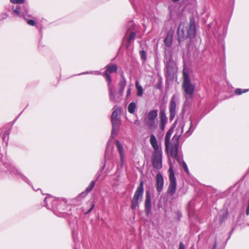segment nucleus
<instances>
[{
  "label": "nucleus",
  "instance_id": "nucleus-6",
  "mask_svg": "<svg viewBox=\"0 0 249 249\" xmlns=\"http://www.w3.org/2000/svg\"><path fill=\"white\" fill-rule=\"evenodd\" d=\"M113 151V147L110 144L107 143L106 146V149L104 155V159L102 162V166L101 167L99 170L98 171L96 175V179L97 181L100 176H101L102 172L105 169L106 165L107 160H109L112 158V152Z\"/></svg>",
  "mask_w": 249,
  "mask_h": 249
},
{
  "label": "nucleus",
  "instance_id": "nucleus-22",
  "mask_svg": "<svg viewBox=\"0 0 249 249\" xmlns=\"http://www.w3.org/2000/svg\"><path fill=\"white\" fill-rule=\"evenodd\" d=\"M105 69L106 70L104 73L110 74L112 73L116 72L118 70V67L117 65L115 64H108L105 67Z\"/></svg>",
  "mask_w": 249,
  "mask_h": 249
},
{
  "label": "nucleus",
  "instance_id": "nucleus-12",
  "mask_svg": "<svg viewBox=\"0 0 249 249\" xmlns=\"http://www.w3.org/2000/svg\"><path fill=\"white\" fill-rule=\"evenodd\" d=\"M143 182L141 181L134 193L132 199L135 200V201L141 203L143 198Z\"/></svg>",
  "mask_w": 249,
  "mask_h": 249
},
{
  "label": "nucleus",
  "instance_id": "nucleus-41",
  "mask_svg": "<svg viewBox=\"0 0 249 249\" xmlns=\"http://www.w3.org/2000/svg\"><path fill=\"white\" fill-rule=\"evenodd\" d=\"M180 164H181V165L182 166V168H183V169L185 171V172L187 174H189V169H188V166L187 165V164L184 161V160H182L181 161V163Z\"/></svg>",
  "mask_w": 249,
  "mask_h": 249
},
{
  "label": "nucleus",
  "instance_id": "nucleus-10",
  "mask_svg": "<svg viewBox=\"0 0 249 249\" xmlns=\"http://www.w3.org/2000/svg\"><path fill=\"white\" fill-rule=\"evenodd\" d=\"M173 35L172 33L168 32L165 38L163 39L164 47L163 48L164 53H165V50H168L171 52V53H173V50L171 47L173 44Z\"/></svg>",
  "mask_w": 249,
  "mask_h": 249
},
{
  "label": "nucleus",
  "instance_id": "nucleus-3",
  "mask_svg": "<svg viewBox=\"0 0 249 249\" xmlns=\"http://www.w3.org/2000/svg\"><path fill=\"white\" fill-rule=\"evenodd\" d=\"M45 206L48 209L52 210L54 214L61 217L62 215L61 206H57V200L53 197L48 196L44 199Z\"/></svg>",
  "mask_w": 249,
  "mask_h": 249
},
{
  "label": "nucleus",
  "instance_id": "nucleus-26",
  "mask_svg": "<svg viewBox=\"0 0 249 249\" xmlns=\"http://www.w3.org/2000/svg\"><path fill=\"white\" fill-rule=\"evenodd\" d=\"M136 107L137 105L134 102L130 103L127 107L128 112L130 114H134Z\"/></svg>",
  "mask_w": 249,
  "mask_h": 249
},
{
  "label": "nucleus",
  "instance_id": "nucleus-19",
  "mask_svg": "<svg viewBox=\"0 0 249 249\" xmlns=\"http://www.w3.org/2000/svg\"><path fill=\"white\" fill-rule=\"evenodd\" d=\"M13 12L17 16H25V15L28 13V9L25 6L22 7L19 6H17V7L13 9Z\"/></svg>",
  "mask_w": 249,
  "mask_h": 249
},
{
  "label": "nucleus",
  "instance_id": "nucleus-14",
  "mask_svg": "<svg viewBox=\"0 0 249 249\" xmlns=\"http://www.w3.org/2000/svg\"><path fill=\"white\" fill-rule=\"evenodd\" d=\"M176 95L174 94L172 96L169 103V120L170 122H172L175 117L176 114Z\"/></svg>",
  "mask_w": 249,
  "mask_h": 249
},
{
  "label": "nucleus",
  "instance_id": "nucleus-46",
  "mask_svg": "<svg viewBox=\"0 0 249 249\" xmlns=\"http://www.w3.org/2000/svg\"><path fill=\"white\" fill-rule=\"evenodd\" d=\"M89 194L88 192H86V190H85V191L82 192L81 193H80L79 194V195L78 196V197H82V198H84L88 194Z\"/></svg>",
  "mask_w": 249,
  "mask_h": 249
},
{
  "label": "nucleus",
  "instance_id": "nucleus-36",
  "mask_svg": "<svg viewBox=\"0 0 249 249\" xmlns=\"http://www.w3.org/2000/svg\"><path fill=\"white\" fill-rule=\"evenodd\" d=\"M120 117L116 110H114L111 116V120L113 119H119Z\"/></svg>",
  "mask_w": 249,
  "mask_h": 249
},
{
  "label": "nucleus",
  "instance_id": "nucleus-5",
  "mask_svg": "<svg viewBox=\"0 0 249 249\" xmlns=\"http://www.w3.org/2000/svg\"><path fill=\"white\" fill-rule=\"evenodd\" d=\"M168 172L170 182L167 193V194L173 196L174 195L177 190V181L175 175V172L172 165H170Z\"/></svg>",
  "mask_w": 249,
  "mask_h": 249
},
{
  "label": "nucleus",
  "instance_id": "nucleus-31",
  "mask_svg": "<svg viewBox=\"0 0 249 249\" xmlns=\"http://www.w3.org/2000/svg\"><path fill=\"white\" fill-rule=\"evenodd\" d=\"M140 203L139 202L135 201V200L131 199L130 208L132 210L134 211L140 207Z\"/></svg>",
  "mask_w": 249,
  "mask_h": 249
},
{
  "label": "nucleus",
  "instance_id": "nucleus-55",
  "mask_svg": "<svg viewBox=\"0 0 249 249\" xmlns=\"http://www.w3.org/2000/svg\"><path fill=\"white\" fill-rule=\"evenodd\" d=\"M101 3H105V2H106L108 1H109V0H98Z\"/></svg>",
  "mask_w": 249,
  "mask_h": 249
},
{
  "label": "nucleus",
  "instance_id": "nucleus-57",
  "mask_svg": "<svg viewBox=\"0 0 249 249\" xmlns=\"http://www.w3.org/2000/svg\"><path fill=\"white\" fill-rule=\"evenodd\" d=\"M136 123H137V121H135V122H134V124H136Z\"/></svg>",
  "mask_w": 249,
  "mask_h": 249
},
{
  "label": "nucleus",
  "instance_id": "nucleus-42",
  "mask_svg": "<svg viewBox=\"0 0 249 249\" xmlns=\"http://www.w3.org/2000/svg\"><path fill=\"white\" fill-rule=\"evenodd\" d=\"M124 157H120L119 165L118 167V169L120 168L122 169L124 166Z\"/></svg>",
  "mask_w": 249,
  "mask_h": 249
},
{
  "label": "nucleus",
  "instance_id": "nucleus-39",
  "mask_svg": "<svg viewBox=\"0 0 249 249\" xmlns=\"http://www.w3.org/2000/svg\"><path fill=\"white\" fill-rule=\"evenodd\" d=\"M135 26V24L133 23V21L132 20L129 21V22L128 23V25H127V28H128L127 32L134 29Z\"/></svg>",
  "mask_w": 249,
  "mask_h": 249
},
{
  "label": "nucleus",
  "instance_id": "nucleus-43",
  "mask_svg": "<svg viewBox=\"0 0 249 249\" xmlns=\"http://www.w3.org/2000/svg\"><path fill=\"white\" fill-rule=\"evenodd\" d=\"M94 207H95V204L92 202L91 204L90 208L85 213V214L86 215V214H88L89 213L93 210Z\"/></svg>",
  "mask_w": 249,
  "mask_h": 249
},
{
  "label": "nucleus",
  "instance_id": "nucleus-2",
  "mask_svg": "<svg viewBox=\"0 0 249 249\" xmlns=\"http://www.w3.org/2000/svg\"><path fill=\"white\" fill-rule=\"evenodd\" d=\"M182 88L185 92V96L188 95L191 99L193 98L195 91V86L191 83V80L188 72L183 71Z\"/></svg>",
  "mask_w": 249,
  "mask_h": 249
},
{
  "label": "nucleus",
  "instance_id": "nucleus-48",
  "mask_svg": "<svg viewBox=\"0 0 249 249\" xmlns=\"http://www.w3.org/2000/svg\"><path fill=\"white\" fill-rule=\"evenodd\" d=\"M156 88L157 89H161V79L159 80L158 83L157 85Z\"/></svg>",
  "mask_w": 249,
  "mask_h": 249
},
{
  "label": "nucleus",
  "instance_id": "nucleus-18",
  "mask_svg": "<svg viewBox=\"0 0 249 249\" xmlns=\"http://www.w3.org/2000/svg\"><path fill=\"white\" fill-rule=\"evenodd\" d=\"M112 123V130L111 133V137L114 138V136L116 135L119 131L120 125L121 124V120L119 119H113L111 120Z\"/></svg>",
  "mask_w": 249,
  "mask_h": 249
},
{
  "label": "nucleus",
  "instance_id": "nucleus-29",
  "mask_svg": "<svg viewBox=\"0 0 249 249\" xmlns=\"http://www.w3.org/2000/svg\"><path fill=\"white\" fill-rule=\"evenodd\" d=\"M145 124L151 129L156 127L155 120L152 121L149 120V118H147V119H145Z\"/></svg>",
  "mask_w": 249,
  "mask_h": 249
},
{
  "label": "nucleus",
  "instance_id": "nucleus-52",
  "mask_svg": "<svg viewBox=\"0 0 249 249\" xmlns=\"http://www.w3.org/2000/svg\"><path fill=\"white\" fill-rule=\"evenodd\" d=\"M177 125V121H176L171 125L170 128H172V130H174L175 128L176 127Z\"/></svg>",
  "mask_w": 249,
  "mask_h": 249
},
{
  "label": "nucleus",
  "instance_id": "nucleus-17",
  "mask_svg": "<svg viewBox=\"0 0 249 249\" xmlns=\"http://www.w3.org/2000/svg\"><path fill=\"white\" fill-rule=\"evenodd\" d=\"M177 40L179 43L187 38V33H185V30L183 27L180 25L177 31Z\"/></svg>",
  "mask_w": 249,
  "mask_h": 249
},
{
  "label": "nucleus",
  "instance_id": "nucleus-53",
  "mask_svg": "<svg viewBox=\"0 0 249 249\" xmlns=\"http://www.w3.org/2000/svg\"><path fill=\"white\" fill-rule=\"evenodd\" d=\"M17 173L18 174H19L20 176H21V177L22 178V179L23 180H25V181L27 182V180H28V179L25 177H24L23 175H21L19 173H18V172H17Z\"/></svg>",
  "mask_w": 249,
  "mask_h": 249
},
{
  "label": "nucleus",
  "instance_id": "nucleus-33",
  "mask_svg": "<svg viewBox=\"0 0 249 249\" xmlns=\"http://www.w3.org/2000/svg\"><path fill=\"white\" fill-rule=\"evenodd\" d=\"M95 74V75H100L101 74V72L100 71H85L82 73H80L78 74V75H84V74Z\"/></svg>",
  "mask_w": 249,
  "mask_h": 249
},
{
  "label": "nucleus",
  "instance_id": "nucleus-25",
  "mask_svg": "<svg viewBox=\"0 0 249 249\" xmlns=\"http://www.w3.org/2000/svg\"><path fill=\"white\" fill-rule=\"evenodd\" d=\"M159 117L160 121H168V118L166 116L165 109L160 108Z\"/></svg>",
  "mask_w": 249,
  "mask_h": 249
},
{
  "label": "nucleus",
  "instance_id": "nucleus-47",
  "mask_svg": "<svg viewBox=\"0 0 249 249\" xmlns=\"http://www.w3.org/2000/svg\"><path fill=\"white\" fill-rule=\"evenodd\" d=\"M131 93V89L130 87L127 88L126 94V98H127L129 97Z\"/></svg>",
  "mask_w": 249,
  "mask_h": 249
},
{
  "label": "nucleus",
  "instance_id": "nucleus-20",
  "mask_svg": "<svg viewBox=\"0 0 249 249\" xmlns=\"http://www.w3.org/2000/svg\"><path fill=\"white\" fill-rule=\"evenodd\" d=\"M173 132L174 131L172 130V128H169L166 132L164 140V144L166 152L168 151L170 146V138Z\"/></svg>",
  "mask_w": 249,
  "mask_h": 249
},
{
  "label": "nucleus",
  "instance_id": "nucleus-16",
  "mask_svg": "<svg viewBox=\"0 0 249 249\" xmlns=\"http://www.w3.org/2000/svg\"><path fill=\"white\" fill-rule=\"evenodd\" d=\"M164 180L162 175L159 172L156 177V186L157 192L160 193L163 188Z\"/></svg>",
  "mask_w": 249,
  "mask_h": 249
},
{
  "label": "nucleus",
  "instance_id": "nucleus-11",
  "mask_svg": "<svg viewBox=\"0 0 249 249\" xmlns=\"http://www.w3.org/2000/svg\"><path fill=\"white\" fill-rule=\"evenodd\" d=\"M149 142L154 149L153 155H162L161 147L158 144L157 139L153 134L150 136Z\"/></svg>",
  "mask_w": 249,
  "mask_h": 249
},
{
  "label": "nucleus",
  "instance_id": "nucleus-56",
  "mask_svg": "<svg viewBox=\"0 0 249 249\" xmlns=\"http://www.w3.org/2000/svg\"><path fill=\"white\" fill-rule=\"evenodd\" d=\"M63 202H66V203L67 202V200L66 198H63Z\"/></svg>",
  "mask_w": 249,
  "mask_h": 249
},
{
  "label": "nucleus",
  "instance_id": "nucleus-51",
  "mask_svg": "<svg viewBox=\"0 0 249 249\" xmlns=\"http://www.w3.org/2000/svg\"><path fill=\"white\" fill-rule=\"evenodd\" d=\"M176 214H177L178 219H179L182 216L181 213L180 211H177L176 212Z\"/></svg>",
  "mask_w": 249,
  "mask_h": 249
},
{
  "label": "nucleus",
  "instance_id": "nucleus-9",
  "mask_svg": "<svg viewBox=\"0 0 249 249\" xmlns=\"http://www.w3.org/2000/svg\"><path fill=\"white\" fill-rule=\"evenodd\" d=\"M196 26L195 19L193 17L190 18V24L189 28L187 29V38L193 39L196 37Z\"/></svg>",
  "mask_w": 249,
  "mask_h": 249
},
{
  "label": "nucleus",
  "instance_id": "nucleus-1",
  "mask_svg": "<svg viewBox=\"0 0 249 249\" xmlns=\"http://www.w3.org/2000/svg\"><path fill=\"white\" fill-rule=\"evenodd\" d=\"M165 64V76L166 82L167 81H173L174 79V75L176 72V64L173 59V53L168 50H165L164 53V60Z\"/></svg>",
  "mask_w": 249,
  "mask_h": 249
},
{
  "label": "nucleus",
  "instance_id": "nucleus-44",
  "mask_svg": "<svg viewBox=\"0 0 249 249\" xmlns=\"http://www.w3.org/2000/svg\"><path fill=\"white\" fill-rule=\"evenodd\" d=\"M25 0H10L13 3L21 4L24 3Z\"/></svg>",
  "mask_w": 249,
  "mask_h": 249
},
{
  "label": "nucleus",
  "instance_id": "nucleus-28",
  "mask_svg": "<svg viewBox=\"0 0 249 249\" xmlns=\"http://www.w3.org/2000/svg\"><path fill=\"white\" fill-rule=\"evenodd\" d=\"M136 36V34L134 31H131L128 36L127 38L126 48H128L130 42L134 39Z\"/></svg>",
  "mask_w": 249,
  "mask_h": 249
},
{
  "label": "nucleus",
  "instance_id": "nucleus-30",
  "mask_svg": "<svg viewBox=\"0 0 249 249\" xmlns=\"http://www.w3.org/2000/svg\"><path fill=\"white\" fill-rule=\"evenodd\" d=\"M183 127H184V126H182L181 127V130L180 134H177V133H176L174 135V136H173V139H172V140L173 141V143H177L178 144L179 143V139L180 138L181 135V134L182 133V132L183 131Z\"/></svg>",
  "mask_w": 249,
  "mask_h": 249
},
{
  "label": "nucleus",
  "instance_id": "nucleus-35",
  "mask_svg": "<svg viewBox=\"0 0 249 249\" xmlns=\"http://www.w3.org/2000/svg\"><path fill=\"white\" fill-rule=\"evenodd\" d=\"M249 91V89H236L235 90V93L237 95H241L243 93H246Z\"/></svg>",
  "mask_w": 249,
  "mask_h": 249
},
{
  "label": "nucleus",
  "instance_id": "nucleus-23",
  "mask_svg": "<svg viewBox=\"0 0 249 249\" xmlns=\"http://www.w3.org/2000/svg\"><path fill=\"white\" fill-rule=\"evenodd\" d=\"M158 115V110L157 109H154L150 110L147 114V118L149 120L153 121L156 120Z\"/></svg>",
  "mask_w": 249,
  "mask_h": 249
},
{
  "label": "nucleus",
  "instance_id": "nucleus-45",
  "mask_svg": "<svg viewBox=\"0 0 249 249\" xmlns=\"http://www.w3.org/2000/svg\"><path fill=\"white\" fill-rule=\"evenodd\" d=\"M172 157L174 158L179 164H181V161L180 160V158L178 156V154L173 155V156H172Z\"/></svg>",
  "mask_w": 249,
  "mask_h": 249
},
{
  "label": "nucleus",
  "instance_id": "nucleus-38",
  "mask_svg": "<svg viewBox=\"0 0 249 249\" xmlns=\"http://www.w3.org/2000/svg\"><path fill=\"white\" fill-rule=\"evenodd\" d=\"M27 17H28V16L27 15V14L25 15V17H24V18L25 20L26 21L27 23L31 26L35 25L36 22H35V20H34L33 19H29L27 18Z\"/></svg>",
  "mask_w": 249,
  "mask_h": 249
},
{
  "label": "nucleus",
  "instance_id": "nucleus-32",
  "mask_svg": "<svg viewBox=\"0 0 249 249\" xmlns=\"http://www.w3.org/2000/svg\"><path fill=\"white\" fill-rule=\"evenodd\" d=\"M96 180H92L89 185L86 188V190L87 192H88L89 193L90 192L93 188L94 187L95 184H96Z\"/></svg>",
  "mask_w": 249,
  "mask_h": 249
},
{
  "label": "nucleus",
  "instance_id": "nucleus-27",
  "mask_svg": "<svg viewBox=\"0 0 249 249\" xmlns=\"http://www.w3.org/2000/svg\"><path fill=\"white\" fill-rule=\"evenodd\" d=\"M136 89L137 90V95L139 97L142 96L143 93V90L142 87L140 85L138 81H137L135 83Z\"/></svg>",
  "mask_w": 249,
  "mask_h": 249
},
{
  "label": "nucleus",
  "instance_id": "nucleus-58",
  "mask_svg": "<svg viewBox=\"0 0 249 249\" xmlns=\"http://www.w3.org/2000/svg\"><path fill=\"white\" fill-rule=\"evenodd\" d=\"M136 123H137V121H135V122H134V124H136Z\"/></svg>",
  "mask_w": 249,
  "mask_h": 249
},
{
  "label": "nucleus",
  "instance_id": "nucleus-4",
  "mask_svg": "<svg viewBox=\"0 0 249 249\" xmlns=\"http://www.w3.org/2000/svg\"><path fill=\"white\" fill-rule=\"evenodd\" d=\"M204 116V115L200 114V113H196L190 117V127L184 135L185 138L188 137L192 134Z\"/></svg>",
  "mask_w": 249,
  "mask_h": 249
},
{
  "label": "nucleus",
  "instance_id": "nucleus-7",
  "mask_svg": "<svg viewBox=\"0 0 249 249\" xmlns=\"http://www.w3.org/2000/svg\"><path fill=\"white\" fill-rule=\"evenodd\" d=\"M126 79L125 78L124 73H122L121 78L118 83V91L117 92L115 91L116 100L111 101V102L118 103L121 100L124 94V90L126 87Z\"/></svg>",
  "mask_w": 249,
  "mask_h": 249
},
{
  "label": "nucleus",
  "instance_id": "nucleus-21",
  "mask_svg": "<svg viewBox=\"0 0 249 249\" xmlns=\"http://www.w3.org/2000/svg\"><path fill=\"white\" fill-rule=\"evenodd\" d=\"M178 146L179 144H178L177 143H173L172 144L170 143L168 151H169V154L171 157L173 156V155L178 154ZM169 151H168L167 153Z\"/></svg>",
  "mask_w": 249,
  "mask_h": 249
},
{
  "label": "nucleus",
  "instance_id": "nucleus-24",
  "mask_svg": "<svg viewBox=\"0 0 249 249\" xmlns=\"http://www.w3.org/2000/svg\"><path fill=\"white\" fill-rule=\"evenodd\" d=\"M116 145L117 150L119 153L120 157H124V150L123 145L120 143L118 140H116Z\"/></svg>",
  "mask_w": 249,
  "mask_h": 249
},
{
  "label": "nucleus",
  "instance_id": "nucleus-13",
  "mask_svg": "<svg viewBox=\"0 0 249 249\" xmlns=\"http://www.w3.org/2000/svg\"><path fill=\"white\" fill-rule=\"evenodd\" d=\"M144 212L146 216H148L151 213V196L149 190H147L145 193V199L144 201Z\"/></svg>",
  "mask_w": 249,
  "mask_h": 249
},
{
  "label": "nucleus",
  "instance_id": "nucleus-40",
  "mask_svg": "<svg viewBox=\"0 0 249 249\" xmlns=\"http://www.w3.org/2000/svg\"><path fill=\"white\" fill-rule=\"evenodd\" d=\"M228 218V213H224L222 214L219 218V221L222 223Z\"/></svg>",
  "mask_w": 249,
  "mask_h": 249
},
{
  "label": "nucleus",
  "instance_id": "nucleus-59",
  "mask_svg": "<svg viewBox=\"0 0 249 249\" xmlns=\"http://www.w3.org/2000/svg\"><path fill=\"white\" fill-rule=\"evenodd\" d=\"M247 225L249 226V223L247 224Z\"/></svg>",
  "mask_w": 249,
  "mask_h": 249
},
{
  "label": "nucleus",
  "instance_id": "nucleus-49",
  "mask_svg": "<svg viewBox=\"0 0 249 249\" xmlns=\"http://www.w3.org/2000/svg\"><path fill=\"white\" fill-rule=\"evenodd\" d=\"M178 249H185L184 245L181 242L179 243Z\"/></svg>",
  "mask_w": 249,
  "mask_h": 249
},
{
  "label": "nucleus",
  "instance_id": "nucleus-34",
  "mask_svg": "<svg viewBox=\"0 0 249 249\" xmlns=\"http://www.w3.org/2000/svg\"><path fill=\"white\" fill-rule=\"evenodd\" d=\"M139 54L142 60L145 61L147 58V54L146 52L144 50H141L139 51Z\"/></svg>",
  "mask_w": 249,
  "mask_h": 249
},
{
  "label": "nucleus",
  "instance_id": "nucleus-15",
  "mask_svg": "<svg viewBox=\"0 0 249 249\" xmlns=\"http://www.w3.org/2000/svg\"><path fill=\"white\" fill-rule=\"evenodd\" d=\"M151 160L154 168L160 169L162 168V155H152Z\"/></svg>",
  "mask_w": 249,
  "mask_h": 249
},
{
  "label": "nucleus",
  "instance_id": "nucleus-50",
  "mask_svg": "<svg viewBox=\"0 0 249 249\" xmlns=\"http://www.w3.org/2000/svg\"><path fill=\"white\" fill-rule=\"evenodd\" d=\"M234 231V228H232V229L231 230V231L230 232L229 234V236L228 237V238H227V239L226 240V242H225V244L227 243V241L229 240V239L231 238V234H232V232Z\"/></svg>",
  "mask_w": 249,
  "mask_h": 249
},
{
  "label": "nucleus",
  "instance_id": "nucleus-8",
  "mask_svg": "<svg viewBox=\"0 0 249 249\" xmlns=\"http://www.w3.org/2000/svg\"><path fill=\"white\" fill-rule=\"evenodd\" d=\"M102 75L105 78L106 81L107 82V86L108 89V95L109 100L110 101H115V90L114 89V87L112 86V78L110 74H108L107 73H103Z\"/></svg>",
  "mask_w": 249,
  "mask_h": 249
},
{
  "label": "nucleus",
  "instance_id": "nucleus-37",
  "mask_svg": "<svg viewBox=\"0 0 249 249\" xmlns=\"http://www.w3.org/2000/svg\"><path fill=\"white\" fill-rule=\"evenodd\" d=\"M167 122L168 121H160L159 127L161 131L163 132L164 131Z\"/></svg>",
  "mask_w": 249,
  "mask_h": 249
},
{
  "label": "nucleus",
  "instance_id": "nucleus-54",
  "mask_svg": "<svg viewBox=\"0 0 249 249\" xmlns=\"http://www.w3.org/2000/svg\"><path fill=\"white\" fill-rule=\"evenodd\" d=\"M216 247H217V243H216V241H215L213 245L212 249H216Z\"/></svg>",
  "mask_w": 249,
  "mask_h": 249
}]
</instances>
